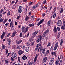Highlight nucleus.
Masks as SVG:
<instances>
[{
	"mask_svg": "<svg viewBox=\"0 0 65 65\" xmlns=\"http://www.w3.org/2000/svg\"><path fill=\"white\" fill-rule=\"evenodd\" d=\"M6 13V11L3 13L2 14H5Z\"/></svg>",
	"mask_w": 65,
	"mask_h": 65,
	"instance_id": "nucleus-62",
	"label": "nucleus"
},
{
	"mask_svg": "<svg viewBox=\"0 0 65 65\" xmlns=\"http://www.w3.org/2000/svg\"><path fill=\"white\" fill-rule=\"evenodd\" d=\"M46 2H47L45 0L43 1V4H45V3H46Z\"/></svg>",
	"mask_w": 65,
	"mask_h": 65,
	"instance_id": "nucleus-51",
	"label": "nucleus"
},
{
	"mask_svg": "<svg viewBox=\"0 0 65 65\" xmlns=\"http://www.w3.org/2000/svg\"><path fill=\"white\" fill-rule=\"evenodd\" d=\"M33 2H31L30 3L28 4V6H31V5L32 4H33Z\"/></svg>",
	"mask_w": 65,
	"mask_h": 65,
	"instance_id": "nucleus-33",
	"label": "nucleus"
},
{
	"mask_svg": "<svg viewBox=\"0 0 65 65\" xmlns=\"http://www.w3.org/2000/svg\"><path fill=\"white\" fill-rule=\"evenodd\" d=\"M4 36H3V35H1V39L2 40L3 39V38H4Z\"/></svg>",
	"mask_w": 65,
	"mask_h": 65,
	"instance_id": "nucleus-46",
	"label": "nucleus"
},
{
	"mask_svg": "<svg viewBox=\"0 0 65 65\" xmlns=\"http://www.w3.org/2000/svg\"><path fill=\"white\" fill-rule=\"evenodd\" d=\"M34 24H29L28 25V26L30 27H34Z\"/></svg>",
	"mask_w": 65,
	"mask_h": 65,
	"instance_id": "nucleus-25",
	"label": "nucleus"
},
{
	"mask_svg": "<svg viewBox=\"0 0 65 65\" xmlns=\"http://www.w3.org/2000/svg\"><path fill=\"white\" fill-rule=\"evenodd\" d=\"M14 27L12 26V28L11 29V30H14Z\"/></svg>",
	"mask_w": 65,
	"mask_h": 65,
	"instance_id": "nucleus-56",
	"label": "nucleus"
},
{
	"mask_svg": "<svg viewBox=\"0 0 65 65\" xmlns=\"http://www.w3.org/2000/svg\"><path fill=\"white\" fill-rule=\"evenodd\" d=\"M11 54V56L13 58H16L17 57V54L14 52H13Z\"/></svg>",
	"mask_w": 65,
	"mask_h": 65,
	"instance_id": "nucleus-10",
	"label": "nucleus"
},
{
	"mask_svg": "<svg viewBox=\"0 0 65 65\" xmlns=\"http://www.w3.org/2000/svg\"><path fill=\"white\" fill-rule=\"evenodd\" d=\"M27 46H30L31 45H30V44L29 43V42H27Z\"/></svg>",
	"mask_w": 65,
	"mask_h": 65,
	"instance_id": "nucleus-42",
	"label": "nucleus"
},
{
	"mask_svg": "<svg viewBox=\"0 0 65 65\" xmlns=\"http://www.w3.org/2000/svg\"><path fill=\"white\" fill-rule=\"evenodd\" d=\"M60 59H63V56L62 55H60Z\"/></svg>",
	"mask_w": 65,
	"mask_h": 65,
	"instance_id": "nucleus-49",
	"label": "nucleus"
},
{
	"mask_svg": "<svg viewBox=\"0 0 65 65\" xmlns=\"http://www.w3.org/2000/svg\"><path fill=\"white\" fill-rule=\"evenodd\" d=\"M36 5L35 6H33V7L32 8V9H35V8H36Z\"/></svg>",
	"mask_w": 65,
	"mask_h": 65,
	"instance_id": "nucleus-39",
	"label": "nucleus"
},
{
	"mask_svg": "<svg viewBox=\"0 0 65 65\" xmlns=\"http://www.w3.org/2000/svg\"><path fill=\"white\" fill-rule=\"evenodd\" d=\"M39 56V54H36V56L34 59V61L35 62H36V61L38 58V57Z\"/></svg>",
	"mask_w": 65,
	"mask_h": 65,
	"instance_id": "nucleus-9",
	"label": "nucleus"
},
{
	"mask_svg": "<svg viewBox=\"0 0 65 65\" xmlns=\"http://www.w3.org/2000/svg\"><path fill=\"white\" fill-rule=\"evenodd\" d=\"M64 11V10L63 9V8H61V9L60 11V13H63V11Z\"/></svg>",
	"mask_w": 65,
	"mask_h": 65,
	"instance_id": "nucleus-31",
	"label": "nucleus"
},
{
	"mask_svg": "<svg viewBox=\"0 0 65 65\" xmlns=\"http://www.w3.org/2000/svg\"><path fill=\"white\" fill-rule=\"evenodd\" d=\"M13 24L12 22V21L10 23V26H13Z\"/></svg>",
	"mask_w": 65,
	"mask_h": 65,
	"instance_id": "nucleus-40",
	"label": "nucleus"
},
{
	"mask_svg": "<svg viewBox=\"0 0 65 65\" xmlns=\"http://www.w3.org/2000/svg\"><path fill=\"white\" fill-rule=\"evenodd\" d=\"M38 48H39V46L38 45H37L35 51H37Z\"/></svg>",
	"mask_w": 65,
	"mask_h": 65,
	"instance_id": "nucleus-30",
	"label": "nucleus"
},
{
	"mask_svg": "<svg viewBox=\"0 0 65 65\" xmlns=\"http://www.w3.org/2000/svg\"><path fill=\"white\" fill-rule=\"evenodd\" d=\"M17 33V32L15 31H14L13 32L12 34V36H11L12 37V38H13L15 36V34Z\"/></svg>",
	"mask_w": 65,
	"mask_h": 65,
	"instance_id": "nucleus-12",
	"label": "nucleus"
},
{
	"mask_svg": "<svg viewBox=\"0 0 65 65\" xmlns=\"http://www.w3.org/2000/svg\"><path fill=\"white\" fill-rule=\"evenodd\" d=\"M57 25L59 27H61L62 26V21L60 20H59L57 22Z\"/></svg>",
	"mask_w": 65,
	"mask_h": 65,
	"instance_id": "nucleus-6",
	"label": "nucleus"
},
{
	"mask_svg": "<svg viewBox=\"0 0 65 65\" xmlns=\"http://www.w3.org/2000/svg\"><path fill=\"white\" fill-rule=\"evenodd\" d=\"M50 45H51V43H49V44H48L47 45V47H48V46H50Z\"/></svg>",
	"mask_w": 65,
	"mask_h": 65,
	"instance_id": "nucleus-60",
	"label": "nucleus"
},
{
	"mask_svg": "<svg viewBox=\"0 0 65 65\" xmlns=\"http://www.w3.org/2000/svg\"><path fill=\"white\" fill-rule=\"evenodd\" d=\"M19 36L20 37H22L23 36V35H22V32H20Z\"/></svg>",
	"mask_w": 65,
	"mask_h": 65,
	"instance_id": "nucleus-43",
	"label": "nucleus"
},
{
	"mask_svg": "<svg viewBox=\"0 0 65 65\" xmlns=\"http://www.w3.org/2000/svg\"><path fill=\"white\" fill-rule=\"evenodd\" d=\"M45 15V13H44L42 14V16L43 17H44Z\"/></svg>",
	"mask_w": 65,
	"mask_h": 65,
	"instance_id": "nucleus-61",
	"label": "nucleus"
},
{
	"mask_svg": "<svg viewBox=\"0 0 65 65\" xmlns=\"http://www.w3.org/2000/svg\"><path fill=\"white\" fill-rule=\"evenodd\" d=\"M34 42H31V46H33V45H34Z\"/></svg>",
	"mask_w": 65,
	"mask_h": 65,
	"instance_id": "nucleus-44",
	"label": "nucleus"
},
{
	"mask_svg": "<svg viewBox=\"0 0 65 65\" xmlns=\"http://www.w3.org/2000/svg\"><path fill=\"white\" fill-rule=\"evenodd\" d=\"M22 42V40L21 39H19L18 40H17L16 43L17 44H20Z\"/></svg>",
	"mask_w": 65,
	"mask_h": 65,
	"instance_id": "nucleus-7",
	"label": "nucleus"
},
{
	"mask_svg": "<svg viewBox=\"0 0 65 65\" xmlns=\"http://www.w3.org/2000/svg\"><path fill=\"white\" fill-rule=\"evenodd\" d=\"M22 6H19L18 11V13H21L22 12Z\"/></svg>",
	"mask_w": 65,
	"mask_h": 65,
	"instance_id": "nucleus-3",
	"label": "nucleus"
},
{
	"mask_svg": "<svg viewBox=\"0 0 65 65\" xmlns=\"http://www.w3.org/2000/svg\"><path fill=\"white\" fill-rule=\"evenodd\" d=\"M27 65H32L33 63V62L31 61H29L28 62Z\"/></svg>",
	"mask_w": 65,
	"mask_h": 65,
	"instance_id": "nucleus-21",
	"label": "nucleus"
},
{
	"mask_svg": "<svg viewBox=\"0 0 65 65\" xmlns=\"http://www.w3.org/2000/svg\"><path fill=\"white\" fill-rule=\"evenodd\" d=\"M30 19V17H28L27 15H26V17L25 18V20L26 21H28V20Z\"/></svg>",
	"mask_w": 65,
	"mask_h": 65,
	"instance_id": "nucleus-18",
	"label": "nucleus"
},
{
	"mask_svg": "<svg viewBox=\"0 0 65 65\" xmlns=\"http://www.w3.org/2000/svg\"><path fill=\"white\" fill-rule=\"evenodd\" d=\"M39 4L38 3H37V4L36 5V7H38V6H39Z\"/></svg>",
	"mask_w": 65,
	"mask_h": 65,
	"instance_id": "nucleus-50",
	"label": "nucleus"
},
{
	"mask_svg": "<svg viewBox=\"0 0 65 65\" xmlns=\"http://www.w3.org/2000/svg\"><path fill=\"white\" fill-rule=\"evenodd\" d=\"M55 64L56 65H58L59 64V60H57L55 62Z\"/></svg>",
	"mask_w": 65,
	"mask_h": 65,
	"instance_id": "nucleus-22",
	"label": "nucleus"
},
{
	"mask_svg": "<svg viewBox=\"0 0 65 65\" xmlns=\"http://www.w3.org/2000/svg\"><path fill=\"white\" fill-rule=\"evenodd\" d=\"M10 11H9V10L8 11V12L7 14V15H9L10 14Z\"/></svg>",
	"mask_w": 65,
	"mask_h": 65,
	"instance_id": "nucleus-35",
	"label": "nucleus"
},
{
	"mask_svg": "<svg viewBox=\"0 0 65 65\" xmlns=\"http://www.w3.org/2000/svg\"><path fill=\"white\" fill-rule=\"evenodd\" d=\"M54 60H55V58L54 57L52 58L50 62V65H52L53 62H54Z\"/></svg>",
	"mask_w": 65,
	"mask_h": 65,
	"instance_id": "nucleus-5",
	"label": "nucleus"
},
{
	"mask_svg": "<svg viewBox=\"0 0 65 65\" xmlns=\"http://www.w3.org/2000/svg\"><path fill=\"white\" fill-rule=\"evenodd\" d=\"M10 34H11L10 33H8V35H7V37H9V36H10Z\"/></svg>",
	"mask_w": 65,
	"mask_h": 65,
	"instance_id": "nucleus-45",
	"label": "nucleus"
},
{
	"mask_svg": "<svg viewBox=\"0 0 65 65\" xmlns=\"http://www.w3.org/2000/svg\"><path fill=\"white\" fill-rule=\"evenodd\" d=\"M44 19H43L41 20L38 23V26H39V25H40V24H42V23H43V22H44Z\"/></svg>",
	"mask_w": 65,
	"mask_h": 65,
	"instance_id": "nucleus-8",
	"label": "nucleus"
},
{
	"mask_svg": "<svg viewBox=\"0 0 65 65\" xmlns=\"http://www.w3.org/2000/svg\"><path fill=\"white\" fill-rule=\"evenodd\" d=\"M37 33H38V31H36L32 34V35H36Z\"/></svg>",
	"mask_w": 65,
	"mask_h": 65,
	"instance_id": "nucleus-26",
	"label": "nucleus"
},
{
	"mask_svg": "<svg viewBox=\"0 0 65 65\" xmlns=\"http://www.w3.org/2000/svg\"><path fill=\"white\" fill-rule=\"evenodd\" d=\"M47 57H44L43 59V60L42 61V63H45V62L46 61V60H47Z\"/></svg>",
	"mask_w": 65,
	"mask_h": 65,
	"instance_id": "nucleus-11",
	"label": "nucleus"
},
{
	"mask_svg": "<svg viewBox=\"0 0 65 65\" xmlns=\"http://www.w3.org/2000/svg\"><path fill=\"white\" fill-rule=\"evenodd\" d=\"M5 32H3V34H2V35H3L4 36H5Z\"/></svg>",
	"mask_w": 65,
	"mask_h": 65,
	"instance_id": "nucleus-64",
	"label": "nucleus"
},
{
	"mask_svg": "<svg viewBox=\"0 0 65 65\" xmlns=\"http://www.w3.org/2000/svg\"><path fill=\"white\" fill-rule=\"evenodd\" d=\"M6 47V46L5 45H2V50H4Z\"/></svg>",
	"mask_w": 65,
	"mask_h": 65,
	"instance_id": "nucleus-29",
	"label": "nucleus"
},
{
	"mask_svg": "<svg viewBox=\"0 0 65 65\" xmlns=\"http://www.w3.org/2000/svg\"><path fill=\"white\" fill-rule=\"evenodd\" d=\"M39 41H40V39H37V40L36 42H37V43H39Z\"/></svg>",
	"mask_w": 65,
	"mask_h": 65,
	"instance_id": "nucleus-36",
	"label": "nucleus"
},
{
	"mask_svg": "<svg viewBox=\"0 0 65 65\" xmlns=\"http://www.w3.org/2000/svg\"><path fill=\"white\" fill-rule=\"evenodd\" d=\"M20 16H18L17 18V20H19V19H20Z\"/></svg>",
	"mask_w": 65,
	"mask_h": 65,
	"instance_id": "nucleus-58",
	"label": "nucleus"
},
{
	"mask_svg": "<svg viewBox=\"0 0 65 65\" xmlns=\"http://www.w3.org/2000/svg\"><path fill=\"white\" fill-rule=\"evenodd\" d=\"M53 55H54L55 57L56 56V52H53Z\"/></svg>",
	"mask_w": 65,
	"mask_h": 65,
	"instance_id": "nucleus-48",
	"label": "nucleus"
},
{
	"mask_svg": "<svg viewBox=\"0 0 65 65\" xmlns=\"http://www.w3.org/2000/svg\"><path fill=\"white\" fill-rule=\"evenodd\" d=\"M25 26H23L22 27L21 30H22V32H24V33H26L28 31V30L29 29L30 27L29 26H27V27H26L25 28Z\"/></svg>",
	"mask_w": 65,
	"mask_h": 65,
	"instance_id": "nucleus-2",
	"label": "nucleus"
},
{
	"mask_svg": "<svg viewBox=\"0 0 65 65\" xmlns=\"http://www.w3.org/2000/svg\"><path fill=\"white\" fill-rule=\"evenodd\" d=\"M7 41H8L9 43V44L10 45V43H11V39L9 38H7Z\"/></svg>",
	"mask_w": 65,
	"mask_h": 65,
	"instance_id": "nucleus-16",
	"label": "nucleus"
},
{
	"mask_svg": "<svg viewBox=\"0 0 65 65\" xmlns=\"http://www.w3.org/2000/svg\"><path fill=\"white\" fill-rule=\"evenodd\" d=\"M24 53V51L21 50H20L18 51V54L20 55L23 54Z\"/></svg>",
	"mask_w": 65,
	"mask_h": 65,
	"instance_id": "nucleus-17",
	"label": "nucleus"
},
{
	"mask_svg": "<svg viewBox=\"0 0 65 65\" xmlns=\"http://www.w3.org/2000/svg\"><path fill=\"white\" fill-rule=\"evenodd\" d=\"M20 48H21V45H18L17 46V50H19Z\"/></svg>",
	"mask_w": 65,
	"mask_h": 65,
	"instance_id": "nucleus-24",
	"label": "nucleus"
},
{
	"mask_svg": "<svg viewBox=\"0 0 65 65\" xmlns=\"http://www.w3.org/2000/svg\"><path fill=\"white\" fill-rule=\"evenodd\" d=\"M63 40L61 39L60 43V45L62 46L63 44Z\"/></svg>",
	"mask_w": 65,
	"mask_h": 65,
	"instance_id": "nucleus-27",
	"label": "nucleus"
},
{
	"mask_svg": "<svg viewBox=\"0 0 65 65\" xmlns=\"http://www.w3.org/2000/svg\"><path fill=\"white\" fill-rule=\"evenodd\" d=\"M42 54H45V49L44 48H42Z\"/></svg>",
	"mask_w": 65,
	"mask_h": 65,
	"instance_id": "nucleus-20",
	"label": "nucleus"
},
{
	"mask_svg": "<svg viewBox=\"0 0 65 65\" xmlns=\"http://www.w3.org/2000/svg\"><path fill=\"white\" fill-rule=\"evenodd\" d=\"M56 16V13H53L52 15V17L53 18H55Z\"/></svg>",
	"mask_w": 65,
	"mask_h": 65,
	"instance_id": "nucleus-23",
	"label": "nucleus"
},
{
	"mask_svg": "<svg viewBox=\"0 0 65 65\" xmlns=\"http://www.w3.org/2000/svg\"><path fill=\"white\" fill-rule=\"evenodd\" d=\"M52 22V20H50L48 21L47 23V25L48 27H49L51 25V23Z\"/></svg>",
	"mask_w": 65,
	"mask_h": 65,
	"instance_id": "nucleus-15",
	"label": "nucleus"
},
{
	"mask_svg": "<svg viewBox=\"0 0 65 65\" xmlns=\"http://www.w3.org/2000/svg\"><path fill=\"white\" fill-rule=\"evenodd\" d=\"M33 39H32L31 38L29 39V41H30V42L31 41H33Z\"/></svg>",
	"mask_w": 65,
	"mask_h": 65,
	"instance_id": "nucleus-53",
	"label": "nucleus"
},
{
	"mask_svg": "<svg viewBox=\"0 0 65 65\" xmlns=\"http://www.w3.org/2000/svg\"><path fill=\"white\" fill-rule=\"evenodd\" d=\"M50 32V30L48 29H47L46 31L44 33L43 35L41 36V35H40L38 36V37L40 39V40H41V39H43L45 36V34H47L49 32Z\"/></svg>",
	"mask_w": 65,
	"mask_h": 65,
	"instance_id": "nucleus-1",
	"label": "nucleus"
},
{
	"mask_svg": "<svg viewBox=\"0 0 65 65\" xmlns=\"http://www.w3.org/2000/svg\"><path fill=\"white\" fill-rule=\"evenodd\" d=\"M22 59L24 60L25 61L27 59V57L26 56V55H24L22 57Z\"/></svg>",
	"mask_w": 65,
	"mask_h": 65,
	"instance_id": "nucleus-14",
	"label": "nucleus"
},
{
	"mask_svg": "<svg viewBox=\"0 0 65 65\" xmlns=\"http://www.w3.org/2000/svg\"><path fill=\"white\" fill-rule=\"evenodd\" d=\"M3 12V10L1 9L0 11V13H2Z\"/></svg>",
	"mask_w": 65,
	"mask_h": 65,
	"instance_id": "nucleus-55",
	"label": "nucleus"
},
{
	"mask_svg": "<svg viewBox=\"0 0 65 65\" xmlns=\"http://www.w3.org/2000/svg\"><path fill=\"white\" fill-rule=\"evenodd\" d=\"M3 21H4L3 19L2 18L0 19V22H2Z\"/></svg>",
	"mask_w": 65,
	"mask_h": 65,
	"instance_id": "nucleus-38",
	"label": "nucleus"
},
{
	"mask_svg": "<svg viewBox=\"0 0 65 65\" xmlns=\"http://www.w3.org/2000/svg\"><path fill=\"white\" fill-rule=\"evenodd\" d=\"M54 47V45H53L51 47V50H53V48Z\"/></svg>",
	"mask_w": 65,
	"mask_h": 65,
	"instance_id": "nucleus-54",
	"label": "nucleus"
},
{
	"mask_svg": "<svg viewBox=\"0 0 65 65\" xmlns=\"http://www.w3.org/2000/svg\"><path fill=\"white\" fill-rule=\"evenodd\" d=\"M25 10L26 11H27V9H28V6H26V8H25Z\"/></svg>",
	"mask_w": 65,
	"mask_h": 65,
	"instance_id": "nucleus-52",
	"label": "nucleus"
},
{
	"mask_svg": "<svg viewBox=\"0 0 65 65\" xmlns=\"http://www.w3.org/2000/svg\"><path fill=\"white\" fill-rule=\"evenodd\" d=\"M58 43H59L58 42H56L55 47L54 48V51H56V50H57V48H58Z\"/></svg>",
	"mask_w": 65,
	"mask_h": 65,
	"instance_id": "nucleus-4",
	"label": "nucleus"
},
{
	"mask_svg": "<svg viewBox=\"0 0 65 65\" xmlns=\"http://www.w3.org/2000/svg\"><path fill=\"white\" fill-rule=\"evenodd\" d=\"M11 58L12 61H13L15 59L13 58L12 57H11Z\"/></svg>",
	"mask_w": 65,
	"mask_h": 65,
	"instance_id": "nucleus-47",
	"label": "nucleus"
},
{
	"mask_svg": "<svg viewBox=\"0 0 65 65\" xmlns=\"http://www.w3.org/2000/svg\"><path fill=\"white\" fill-rule=\"evenodd\" d=\"M13 9H15V8L16 7V6L14 5L13 6Z\"/></svg>",
	"mask_w": 65,
	"mask_h": 65,
	"instance_id": "nucleus-57",
	"label": "nucleus"
},
{
	"mask_svg": "<svg viewBox=\"0 0 65 65\" xmlns=\"http://www.w3.org/2000/svg\"><path fill=\"white\" fill-rule=\"evenodd\" d=\"M8 20V19H7L4 20L3 21V23H4V24H5V23H6V22H7Z\"/></svg>",
	"mask_w": 65,
	"mask_h": 65,
	"instance_id": "nucleus-32",
	"label": "nucleus"
},
{
	"mask_svg": "<svg viewBox=\"0 0 65 65\" xmlns=\"http://www.w3.org/2000/svg\"><path fill=\"white\" fill-rule=\"evenodd\" d=\"M6 54H8V50H6Z\"/></svg>",
	"mask_w": 65,
	"mask_h": 65,
	"instance_id": "nucleus-63",
	"label": "nucleus"
},
{
	"mask_svg": "<svg viewBox=\"0 0 65 65\" xmlns=\"http://www.w3.org/2000/svg\"><path fill=\"white\" fill-rule=\"evenodd\" d=\"M8 23H6V24H5L6 27H7V26H8Z\"/></svg>",
	"mask_w": 65,
	"mask_h": 65,
	"instance_id": "nucleus-59",
	"label": "nucleus"
},
{
	"mask_svg": "<svg viewBox=\"0 0 65 65\" xmlns=\"http://www.w3.org/2000/svg\"><path fill=\"white\" fill-rule=\"evenodd\" d=\"M5 62L6 64H8V59L5 60Z\"/></svg>",
	"mask_w": 65,
	"mask_h": 65,
	"instance_id": "nucleus-37",
	"label": "nucleus"
},
{
	"mask_svg": "<svg viewBox=\"0 0 65 65\" xmlns=\"http://www.w3.org/2000/svg\"><path fill=\"white\" fill-rule=\"evenodd\" d=\"M53 31L55 33H57V27L56 26H54Z\"/></svg>",
	"mask_w": 65,
	"mask_h": 65,
	"instance_id": "nucleus-13",
	"label": "nucleus"
},
{
	"mask_svg": "<svg viewBox=\"0 0 65 65\" xmlns=\"http://www.w3.org/2000/svg\"><path fill=\"white\" fill-rule=\"evenodd\" d=\"M61 29H63V30H64L65 29V27H64V26H62L61 27Z\"/></svg>",
	"mask_w": 65,
	"mask_h": 65,
	"instance_id": "nucleus-34",
	"label": "nucleus"
},
{
	"mask_svg": "<svg viewBox=\"0 0 65 65\" xmlns=\"http://www.w3.org/2000/svg\"><path fill=\"white\" fill-rule=\"evenodd\" d=\"M61 35V32H58V34L57 36V37L58 38H59V37H60V35Z\"/></svg>",
	"mask_w": 65,
	"mask_h": 65,
	"instance_id": "nucleus-28",
	"label": "nucleus"
},
{
	"mask_svg": "<svg viewBox=\"0 0 65 65\" xmlns=\"http://www.w3.org/2000/svg\"><path fill=\"white\" fill-rule=\"evenodd\" d=\"M29 50H30V48H29V47H25V51L27 52H28L29 51Z\"/></svg>",
	"mask_w": 65,
	"mask_h": 65,
	"instance_id": "nucleus-19",
	"label": "nucleus"
},
{
	"mask_svg": "<svg viewBox=\"0 0 65 65\" xmlns=\"http://www.w3.org/2000/svg\"><path fill=\"white\" fill-rule=\"evenodd\" d=\"M57 29L58 31H60V27H57Z\"/></svg>",
	"mask_w": 65,
	"mask_h": 65,
	"instance_id": "nucleus-41",
	"label": "nucleus"
}]
</instances>
